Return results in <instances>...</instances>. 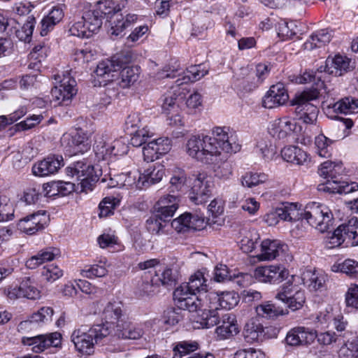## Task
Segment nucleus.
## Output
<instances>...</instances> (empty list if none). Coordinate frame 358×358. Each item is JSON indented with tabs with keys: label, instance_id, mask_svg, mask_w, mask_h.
Returning <instances> with one entry per match:
<instances>
[{
	"label": "nucleus",
	"instance_id": "nucleus-1",
	"mask_svg": "<svg viewBox=\"0 0 358 358\" xmlns=\"http://www.w3.org/2000/svg\"><path fill=\"white\" fill-rule=\"evenodd\" d=\"M236 136L229 127H217L213 129V136L204 134L191 136L185 145L187 154L197 161L215 163L222 151L236 153L241 149Z\"/></svg>",
	"mask_w": 358,
	"mask_h": 358
},
{
	"label": "nucleus",
	"instance_id": "nucleus-2",
	"mask_svg": "<svg viewBox=\"0 0 358 358\" xmlns=\"http://www.w3.org/2000/svg\"><path fill=\"white\" fill-rule=\"evenodd\" d=\"M206 298L209 301L208 311H203L199 316L198 322L202 328L209 329L219 323L220 314L219 307L230 310L235 307L239 301L238 294L234 291H226L220 293L210 292Z\"/></svg>",
	"mask_w": 358,
	"mask_h": 358
},
{
	"label": "nucleus",
	"instance_id": "nucleus-3",
	"mask_svg": "<svg viewBox=\"0 0 358 358\" xmlns=\"http://www.w3.org/2000/svg\"><path fill=\"white\" fill-rule=\"evenodd\" d=\"M110 332L105 324H94L87 331L75 329L71 336V340L78 352L82 355H91L94 352V345L98 344Z\"/></svg>",
	"mask_w": 358,
	"mask_h": 358
},
{
	"label": "nucleus",
	"instance_id": "nucleus-4",
	"mask_svg": "<svg viewBox=\"0 0 358 358\" xmlns=\"http://www.w3.org/2000/svg\"><path fill=\"white\" fill-rule=\"evenodd\" d=\"M320 94L317 88H309L295 94L291 100V104L296 106L295 112L299 120L310 124L316 122L319 109L311 102L317 101Z\"/></svg>",
	"mask_w": 358,
	"mask_h": 358
},
{
	"label": "nucleus",
	"instance_id": "nucleus-5",
	"mask_svg": "<svg viewBox=\"0 0 358 358\" xmlns=\"http://www.w3.org/2000/svg\"><path fill=\"white\" fill-rule=\"evenodd\" d=\"M301 214V220H306L310 225L322 233L328 231L333 225L331 211L327 206L320 203H308Z\"/></svg>",
	"mask_w": 358,
	"mask_h": 358
},
{
	"label": "nucleus",
	"instance_id": "nucleus-6",
	"mask_svg": "<svg viewBox=\"0 0 358 358\" xmlns=\"http://www.w3.org/2000/svg\"><path fill=\"white\" fill-rule=\"evenodd\" d=\"M66 173L77 178L83 192L92 190L102 173L98 166H94L83 161H78L73 166L67 167Z\"/></svg>",
	"mask_w": 358,
	"mask_h": 358
},
{
	"label": "nucleus",
	"instance_id": "nucleus-7",
	"mask_svg": "<svg viewBox=\"0 0 358 358\" xmlns=\"http://www.w3.org/2000/svg\"><path fill=\"white\" fill-rule=\"evenodd\" d=\"M182 264V262L176 261L167 265L162 270H159L160 274L156 273L155 277L151 279V285L148 282L144 284L143 290L146 293L150 294L154 292L155 289H149V287L152 288L159 285H175L180 277V269Z\"/></svg>",
	"mask_w": 358,
	"mask_h": 358
},
{
	"label": "nucleus",
	"instance_id": "nucleus-8",
	"mask_svg": "<svg viewBox=\"0 0 358 358\" xmlns=\"http://www.w3.org/2000/svg\"><path fill=\"white\" fill-rule=\"evenodd\" d=\"M180 292V294L178 295L177 288L175 289L173 292L175 301H177L180 308L187 309L189 312H196L195 322L199 324L197 321L199 315L208 310L209 301L208 298H204L201 294L197 295V294L189 291L183 290Z\"/></svg>",
	"mask_w": 358,
	"mask_h": 358
},
{
	"label": "nucleus",
	"instance_id": "nucleus-9",
	"mask_svg": "<svg viewBox=\"0 0 358 358\" xmlns=\"http://www.w3.org/2000/svg\"><path fill=\"white\" fill-rule=\"evenodd\" d=\"M62 145L70 156L83 154L91 148L90 135L82 129L64 134L61 139Z\"/></svg>",
	"mask_w": 358,
	"mask_h": 358
},
{
	"label": "nucleus",
	"instance_id": "nucleus-10",
	"mask_svg": "<svg viewBox=\"0 0 358 358\" xmlns=\"http://www.w3.org/2000/svg\"><path fill=\"white\" fill-rule=\"evenodd\" d=\"M108 140L107 134L96 137L94 150L99 159L104 160L108 156H122L127 153L129 148L123 140H115L110 145H108Z\"/></svg>",
	"mask_w": 358,
	"mask_h": 358
},
{
	"label": "nucleus",
	"instance_id": "nucleus-11",
	"mask_svg": "<svg viewBox=\"0 0 358 358\" xmlns=\"http://www.w3.org/2000/svg\"><path fill=\"white\" fill-rule=\"evenodd\" d=\"M55 85L51 90V94L60 103L67 104L71 98L76 94L75 86L76 82L69 73L66 72L62 75H55Z\"/></svg>",
	"mask_w": 358,
	"mask_h": 358
},
{
	"label": "nucleus",
	"instance_id": "nucleus-12",
	"mask_svg": "<svg viewBox=\"0 0 358 358\" xmlns=\"http://www.w3.org/2000/svg\"><path fill=\"white\" fill-rule=\"evenodd\" d=\"M275 297L292 310L300 309L306 301L304 291L299 289L298 286L293 285L290 280L282 285Z\"/></svg>",
	"mask_w": 358,
	"mask_h": 358
},
{
	"label": "nucleus",
	"instance_id": "nucleus-13",
	"mask_svg": "<svg viewBox=\"0 0 358 358\" xmlns=\"http://www.w3.org/2000/svg\"><path fill=\"white\" fill-rule=\"evenodd\" d=\"M186 75L182 76L180 72H178V69H173L171 70V68L166 69L162 70V72H159L157 75L158 78H176L178 76L179 78L175 81V84L177 87L182 85L183 84L188 83L189 82H194L201 79L205 75L208 73V70L202 68L201 64L191 66L187 69Z\"/></svg>",
	"mask_w": 358,
	"mask_h": 358
},
{
	"label": "nucleus",
	"instance_id": "nucleus-14",
	"mask_svg": "<svg viewBox=\"0 0 358 358\" xmlns=\"http://www.w3.org/2000/svg\"><path fill=\"white\" fill-rule=\"evenodd\" d=\"M317 337V331L306 327L298 326L292 328L285 339V343L289 346H308L312 344Z\"/></svg>",
	"mask_w": 358,
	"mask_h": 358
},
{
	"label": "nucleus",
	"instance_id": "nucleus-15",
	"mask_svg": "<svg viewBox=\"0 0 358 358\" xmlns=\"http://www.w3.org/2000/svg\"><path fill=\"white\" fill-rule=\"evenodd\" d=\"M22 343L24 345L31 347V350L33 352L40 353L50 346L58 347L61 344V334L54 332L48 335L23 337Z\"/></svg>",
	"mask_w": 358,
	"mask_h": 358
},
{
	"label": "nucleus",
	"instance_id": "nucleus-16",
	"mask_svg": "<svg viewBox=\"0 0 358 358\" xmlns=\"http://www.w3.org/2000/svg\"><path fill=\"white\" fill-rule=\"evenodd\" d=\"M354 68L351 59L345 56L337 55L334 57H328L324 66L317 69L320 73L327 72L335 76H341L344 73L352 70Z\"/></svg>",
	"mask_w": 358,
	"mask_h": 358
},
{
	"label": "nucleus",
	"instance_id": "nucleus-17",
	"mask_svg": "<svg viewBox=\"0 0 358 358\" xmlns=\"http://www.w3.org/2000/svg\"><path fill=\"white\" fill-rule=\"evenodd\" d=\"M255 277L259 282L278 283L289 277V271L280 266H259L255 270Z\"/></svg>",
	"mask_w": 358,
	"mask_h": 358
},
{
	"label": "nucleus",
	"instance_id": "nucleus-18",
	"mask_svg": "<svg viewBox=\"0 0 358 358\" xmlns=\"http://www.w3.org/2000/svg\"><path fill=\"white\" fill-rule=\"evenodd\" d=\"M171 148V141L167 137L154 139L146 143L143 148V155L145 161L153 162L169 152Z\"/></svg>",
	"mask_w": 358,
	"mask_h": 358
},
{
	"label": "nucleus",
	"instance_id": "nucleus-19",
	"mask_svg": "<svg viewBox=\"0 0 358 358\" xmlns=\"http://www.w3.org/2000/svg\"><path fill=\"white\" fill-rule=\"evenodd\" d=\"M205 220L202 216L185 213L171 222V227L178 233L189 230H201L204 227Z\"/></svg>",
	"mask_w": 358,
	"mask_h": 358
},
{
	"label": "nucleus",
	"instance_id": "nucleus-20",
	"mask_svg": "<svg viewBox=\"0 0 358 358\" xmlns=\"http://www.w3.org/2000/svg\"><path fill=\"white\" fill-rule=\"evenodd\" d=\"M212 182L205 174L199 173L194 180L192 187V196L190 199L196 204L205 203L211 193Z\"/></svg>",
	"mask_w": 358,
	"mask_h": 358
},
{
	"label": "nucleus",
	"instance_id": "nucleus-21",
	"mask_svg": "<svg viewBox=\"0 0 358 358\" xmlns=\"http://www.w3.org/2000/svg\"><path fill=\"white\" fill-rule=\"evenodd\" d=\"M300 129L301 127L296 124L294 120L283 117L274 120L268 128V132L274 138L284 139Z\"/></svg>",
	"mask_w": 358,
	"mask_h": 358
},
{
	"label": "nucleus",
	"instance_id": "nucleus-22",
	"mask_svg": "<svg viewBox=\"0 0 358 358\" xmlns=\"http://www.w3.org/2000/svg\"><path fill=\"white\" fill-rule=\"evenodd\" d=\"M287 250V245L278 240L265 239L261 243V252L257 255L260 261H270L282 256Z\"/></svg>",
	"mask_w": 358,
	"mask_h": 358
},
{
	"label": "nucleus",
	"instance_id": "nucleus-23",
	"mask_svg": "<svg viewBox=\"0 0 358 358\" xmlns=\"http://www.w3.org/2000/svg\"><path fill=\"white\" fill-rule=\"evenodd\" d=\"M289 99V95L284 85L278 83L272 85L263 98L262 105L267 108H273L285 104Z\"/></svg>",
	"mask_w": 358,
	"mask_h": 358
},
{
	"label": "nucleus",
	"instance_id": "nucleus-24",
	"mask_svg": "<svg viewBox=\"0 0 358 358\" xmlns=\"http://www.w3.org/2000/svg\"><path fill=\"white\" fill-rule=\"evenodd\" d=\"M207 280L204 276V273L198 271L193 275H192L189 279V282L187 283H182L180 287L177 288V294H180V292L189 291L194 292L197 294H200L201 296L206 298L208 292V285L206 284Z\"/></svg>",
	"mask_w": 358,
	"mask_h": 358
},
{
	"label": "nucleus",
	"instance_id": "nucleus-25",
	"mask_svg": "<svg viewBox=\"0 0 358 358\" xmlns=\"http://www.w3.org/2000/svg\"><path fill=\"white\" fill-rule=\"evenodd\" d=\"M122 306V302L115 300L108 301L104 306L101 312V318L106 322L104 324L109 329L108 324L113 325L115 329L117 323H121L123 321Z\"/></svg>",
	"mask_w": 358,
	"mask_h": 358
},
{
	"label": "nucleus",
	"instance_id": "nucleus-26",
	"mask_svg": "<svg viewBox=\"0 0 358 358\" xmlns=\"http://www.w3.org/2000/svg\"><path fill=\"white\" fill-rule=\"evenodd\" d=\"M62 157H48L43 160L35 164L32 167V172L37 176H48L57 173L62 166Z\"/></svg>",
	"mask_w": 358,
	"mask_h": 358
},
{
	"label": "nucleus",
	"instance_id": "nucleus-27",
	"mask_svg": "<svg viewBox=\"0 0 358 358\" xmlns=\"http://www.w3.org/2000/svg\"><path fill=\"white\" fill-rule=\"evenodd\" d=\"M317 189L321 192L332 194H350L358 190V183L355 182H348L340 180L326 181L320 184Z\"/></svg>",
	"mask_w": 358,
	"mask_h": 358
},
{
	"label": "nucleus",
	"instance_id": "nucleus-28",
	"mask_svg": "<svg viewBox=\"0 0 358 358\" xmlns=\"http://www.w3.org/2000/svg\"><path fill=\"white\" fill-rule=\"evenodd\" d=\"M137 20V15L135 14H128L125 17L117 12H114L109 21L110 27L108 33L111 36H121L124 30L131 26Z\"/></svg>",
	"mask_w": 358,
	"mask_h": 358
},
{
	"label": "nucleus",
	"instance_id": "nucleus-29",
	"mask_svg": "<svg viewBox=\"0 0 358 358\" xmlns=\"http://www.w3.org/2000/svg\"><path fill=\"white\" fill-rule=\"evenodd\" d=\"M165 174V169L162 164L150 165L138 178V186L147 188L162 180Z\"/></svg>",
	"mask_w": 358,
	"mask_h": 358
},
{
	"label": "nucleus",
	"instance_id": "nucleus-30",
	"mask_svg": "<svg viewBox=\"0 0 358 358\" xmlns=\"http://www.w3.org/2000/svg\"><path fill=\"white\" fill-rule=\"evenodd\" d=\"M115 335L119 338L136 340L144 334L142 324H133L130 322L122 321L117 323L114 329Z\"/></svg>",
	"mask_w": 358,
	"mask_h": 358
},
{
	"label": "nucleus",
	"instance_id": "nucleus-31",
	"mask_svg": "<svg viewBox=\"0 0 358 358\" xmlns=\"http://www.w3.org/2000/svg\"><path fill=\"white\" fill-rule=\"evenodd\" d=\"M120 66L118 62L114 60L106 59L100 62L95 70L97 77L101 80L100 82L108 83L112 82L117 76V71L120 70Z\"/></svg>",
	"mask_w": 358,
	"mask_h": 358
},
{
	"label": "nucleus",
	"instance_id": "nucleus-32",
	"mask_svg": "<svg viewBox=\"0 0 358 358\" xmlns=\"http://www.w3.org/2000/svg\"><path fill=\"white\" fill-rule=\"evenodd\" d=\"M60 256V250L57 248L48 247L39 250L26 262V266L34 269L43 264L50 262Z\"/></svg>",
	"mask_w": 358,
	"mask_h": 358
},
{
	"label": "nucleus",
	"instance_id": "nucleus-33",
	"mask_svg": "<svg viewBox=\"0 0 358 358\" xmlns=\"http://www.w3.org/2000/svg\"><path fill=\"white\" fill-rule=\"evenodd\" d=\"M64 5L54 6L48 15L41 21L40 34L42 36H46L54 27L64 17Z\"/></svg>",
	"mask_w": 358,
	"mask_h": 358
},
{
	"label": "nucleus",
	"instance_id": "nucleus-34",
	"mask_svg": "<svg viewBox=\"0 0 358 358\" xmlns=\"http://www.w3.org/2000/svg\"><path fill=\"white\" fill-rule=\"evenodd\" d=\"M178 199L176 196L166 195L162 197L155 205V212L164 219L172 217L178 208Z\"/></svg>",
	"mask_w": 358,
	"mask_h": 358
},
{
	"label": "nucleus",
	"instance_id": "nucleus-35",
	"mask_svg": "<svg viewBox=\"0 0 358 358\" xmlns=\"http://www.w3.org/2000/svg\"><path fill=\"white\" fill-rule=\"evenodd\" d=\"M220 321L219 320V324ZM238 333L234 316L230 313L222 315L221 324L216 328V334L221 339L229 338Z\"/></svg>",
	"mask_w": 358,
	"mask_h": 358
},
{
	"label": "nucleus",
	"instance_id": "nucleus-36",
	"mask_svg": "<svg viewBox=\"0 0 358 358\" xmlns=\"http://www.w3.org/2000/svg\"><path fill=\"white\" fill-rule=\"evenodd\" d=\"M331 31L329 29H322L310 35L303 45V49L312 50L317 48H321L329 43L331 39Z\"/></svg>",
	"mask_w": 358,
	"mask_h": 358
},
{
	"label": "nucleus",
	"instance_id": "nucleus-37",
	"mask_svg": "<svg viewBox=\"0 0 358 358\" xmlns=\"http://www.w3.org/2000/svg\"><path fill=\"white\" fill-rule=\"evenodd\" d=\"M243 336L249 343L259 341L264 337V327L256 318H252L245 324Z\"/></svg>",
	"mask_w": 358,
	"mask_h": 358
},
{
	"label": "nucleus",
	"instance_id": "nucleus-38",
	"mask_svg": "<svg viewBox=\"0 0 358 358\" xmlns=\"http://www.w3.org/2000/svg\"><path fill=\"white\" fill-rule=\"evenodd\" d=\"M344 169L342 162H333L327 161L321 164L318 173L328 180H338L337 176L342 174Z\"/></svg>",
	"mask_w": 358,
	"mask_h": 358
},
{
	"label": "nucleus",
	"instance_id": "nucleus-39",
	"mask_svg": "<svg viewBox=\"0 0 358 358\" xmlns=\"http://www.w3.org/2000/svg\"><path fill=\"white\" fill-rule=\"evenodd\" d=\"M275 213L280 220L294 222L301 220V212L297 208L296 203H285L275 208Z\"/></svg>",
	"mask_w": 358,
	"mask_h": 358
},
{
	"label": "nucleus",
	"instance_id": "nucleus-40",
	"mask_svg": "<svg viewBox=\"0 0 358 358\" xmlns=\"http://www.w3.org/2000/svg\"><path fill=\"white\" fill-rule=\"evenodd\" d=\"M281 156L284 160L296 164H303L308 159L307 153L297 146L285 147Z\"/></svg>",
	"mask_w": 358,
	"mask_h": 358
},
{
	"label": "nucleus",
	"instance_id": "nucleus-41",
	"mask_svg": "<svg viewBox=\"0 0 358 358\" xmlns=\"http://www.w3.org/2000/svg\"><path fill=\"white\" fill-rule=\"evenodd\" d=\"M139 69L137 66H127L122 69L117 84L122 88L132 85L138 79Z\"/></svg>",
	"mask_w": 358,
	"mask_h": 358
},
{
	"label": "nucleus",
	"instance_id": "nucleus-42",
	"mask_svg": "<svg viewBox=\"0 0 358 358\" xmlns=\"http://www.w3.org/2000/svg\"><path fill=\"white\" fill-rule=\"evenodd\" d=\"M329 109H332L336 113H353L358 108V99L345 97L338 101L329 104Z\"/></svg>",
	"mask_w": 358,
	"mask_h": 358
},
{
	"label": "nucleus",
	"instance_id": "nucleus-43",
	"mask_svg": "<svg viewBox=\"0 0 358 358\" xmlns=\"http://www.w3.org/2000/svg\"><path fill=\"white\" fill-rule=\"evenodd\" d=\"M256 312L260 317L265 318H273L278 315L287 314V310L277 307L270 302H265L257 306Z\"/></svg>",
	"mask_w": 358,
	"mask_h": 358
},
{
	"label": "nucleus",
	"instance_id": "nucleus-44",
	"mask_svg": "<svg viewBox=\"0 0 358 358\" xmlns=\"http://www.w3.org/2000/svg\"><path fill=\"white\" fill-rule=\"evenodd\" d=\"M82 17L87 25L91 35L97 32L101 27L103 19L94 8L85 12Z\"/></svg>",
	"mask_w": 358,
	"mask_h": 358
},
{
	"label": "nucleus",
	"instance_id": "nucleus-45",
	"mask_svg": "<svg viewBox=\"0 0 358 358\" xmlns=\"http://www.w3.org/2000/svg\"><path fill=\"white\" fill-rule=\"evenodd\" d=\"M164 217L159 216L158 214L155 216L149 217L145 222L147 230L153 235H163L166 234V227L167 226Z\"/></svg>",
	"mask_w": 358,
	"mask_h": 358
},
{
	"label": "nucleus",
	"instance_id": "nucleus-46",
	"mask_svg": "<svg viewBox=\"0 0 358 358\" xmlns=\"http://www.w3.org/2000/svg\"><path fill=\"white\" fill-rule=\"evenodd\" d=\"M331 270L341 271L351 278H358V262L354 259H348L341 264H334Z\"/></svg>",
	"mask_w": 358,
	"mask_h": 358
},
{
	"label": "nucleus",
	"instance_id": "nucleus-47",
	"mask_svg": "<svg viewBox=\"0 0 358 358\" xmlns=\"http://www.w3.org/2000/svg\"><path fill=\"white\" fill-rule=\"evenodd\" d=\"M162 101V110L166 115L179 111L178 97L175 91H170L166 93Z\"/></svg>",
	"mask_w": 358,
	"mask_h": 358
},
{
	"label": "nucleus",
	"instance_id": "nucleus-48",
	"mask_svg": "<svg viewBox=\"0 0 358 358\" xmlns=\"http://www.w3.org/2000/svg\"><path fill=\"white\" fill-rule=\"evenodd\" d=\"M267 180V176L263 173L246 172L241 178V182L243 187L252 188L264 183Z\"/></svg>",
	"mask_w": 358,
	"mask_h": 358
},
{
	"label": "nucleus",
	"instance_id": "nucleus-49",
	"mask_svg": "<svg viewBox=\"0 0 358 358\" xmlns=\"http://www.w3.org/2000/svg\"><path fill=\"white\" fill-rule=\"evenodd\" d=\"M344 227L341 224L332 233H329L327 236V247L333 248L340 246L345 241L348 240Z\"/></svg>",
	"mask_w": 358,
	"mask_h": 358
},
{
	"label": "nucleus",
	"instance_id": "nucleus-50",
	"mask_svg": "<svg viewBox=\"0 0 358 358\" xmlns=\"http://www.w3.org/2000/svg\"><path fill=\"white\" fill-rule=\"evenodd\" d=\"M34 24L35 19L33 17H28L27 22L22 27H14L16 37L22 41L29 42Z\"/></svg>",
	"mask_w": 358,
	"mask_h": 358
},
{
	"label": "nucleus",
	"instance_id": "nucleus-51",
	"mask_svg": "<svg viewBox=\"0 0 358 358\" xmlns=\"http://www.w3.org/2000/svg\"><path fill=\"white\" fill-rule=\"evenodd\" d=\"M333 141L326 137L324 134H319L315 138V145L317 153L322 157L327 158L331 154V143Z\"/></svg>",
	"mask_w": 358,
	"mask_h": 358
},
{
	"label": "nucleus",
	"instance_id": "nucleus-52",
	"mask_svg": "<svg viewBox=\"0 0 358 358\" xmlns=\"http://www.w3.org/2000/svg\"><path fill=\"white\" fill-rule=\"evenodd\" d=\"M69 26V32L71 36L78 38H90L92 36L82 17L77 21L71 22Z\"/></svg>",
	"mask_w": 358,
	"mask_h": 358
},
{
	"label": "nucleus",
	"instance_id": "nucleus-53",
	"mask_svg": "<svg viewBox=\"0 0 358 358\" xmlns=\"http://www.w3.org/2000/svg\"><path fill=\"white\" fill-rule=\"evenodd\" d=\"M348 241L352 245H358V218L353 217L348 222L342 224Z\"/></svg>",
	"mask_w": 358,
	"mask_h": 358
},
{
	"label": "nucleus",
	"instance_id": "nucleus-54",
	"mask_svg": "<svg viewBox=\"0 0 358 358\" xmlns=\"http://www.w3.org/2000/svg\"><path fill=\"white\" fill-rule=\"evenodd\" d=\"M259 239V234L255 231H249L241 240V249L245 253L251 252L255 248L257 241Z\"/></svg>",
	"mask_w": 358,
	"mask_h": 358
},
{
	"label": "nucleus",
	"instance_id": "nucleus-55",
	"mask_svg": "<svg viewBox=\"0 0 358 358\" xmlns=\"http://www.w3.org/2000/svg\"><path fill=\"white\" fill-rule=\"evenodd\" d=\"M129 134L131 136L130 143L134 147H140L147 143L148 139L152 136V134L145 128L131 131Z\"/></svg>",
	"mask_w": 358,
	"mask_h": 358
},
{
	"label": "nucleus",
	"instance_id": "nucleus-56",
	"mask_svg": "<svg viewBox=\"0 0 358 358\" xmlns=\"http://www.w3.org/2000/svg\"><path fill=\"white\" fill-rule=\"evenodd\" d=\"M23 297L35 300L40 297V291L35 287L34 282L29 278H24L20 283Z\"/></svg>",
	"mask_w": 358,
	"mask_h": 358
},
{
	"label": "nucleus",
	"instance_id": "nucleus-57",
	"mask_svg": "<svg viewBox=\"0 0 358 358\" xmlns=\"http://www.w3.org/2000/svg\"><path fill=\"white\" fill-rule=\"evenodd\" d=\"M187 181V176L184 170L176 169L173 171V176L170 179V187L171 191H179L185 186Z\"/></svg>",
	"mask_w": 358,
	"mask_h": 358
},
{
	"label": "nucleus",
	"instance_id": "nucleus-58",
	"mask_svg": "<svg viewBox=\"0 0 358 358\" xmlns=\"http://www.w3.org/2000/svg\"><path fill=\"white\" fill-rule=\"evenodd\" d=\"M199 348V343L196 341H184L178 342L173 348L175 355L180 357L187 354L196 351Z\"/></svg>",
	"mask_w": 358,
	"mask_h": 358
},
{
	"label": "nucleus",
	"instance_id": "nucleus-59",
	"mask_svg": "<svg viewBox=\"0 0 358 358\" xmlns=\"http://www.w3.org/2000/svg\"><path fill=\"white\" fill-rule=\"evenodd\" d=\"M41 275L45 281L52 283L63 275V271L57 265L50 264L43 267Z\"/></svg>",
	"mask_w": 358,
	"mask_h": 358
},
{
	"label": "nucleus",
	"instance_id": "nucleus-60",
	"mask_svg": "<svg viewBox=\"0 0 358 358\" xmlns=\"http://www.w3.org/2000/svg\"><path fill=\"white\" fill-rule=\"evenodd\" d=\"M339 356L341 358H358V337L341 348Z\"/></svg>",
	"mask_w": 358,
	"mask_h": 358
},
{
	"label": "nucleus",
	"instance_id": "nucleus-61",
	"mask_svg": "<svg viewBox=\"0 0 358 358\" xmlns=\"http://www.w3.org/2000/svg\"><path fill=\"white\" fill-rule=\"evenodd\" d=\"M14 210L8 199L5 196H0V222L10 220L14 216Z\"/></svg>",
	"mask_w": 358,
	"mask_h": 358
},
{
	"label": "nucleus",
	"instance_id": "nucleus-62",
	"mask_svg": "<svg viewBox=\"0 0 358 358\" xmlns=\"http://www.w3.org/2000/svg\"><path fill=\"white\" fill-rule=\"evenodd\" d=\"M107 273L108 270L106 269V266L104 265L99 264H94L90 266H86L85 268L82 271L83 275L88 278H101L105 276Z\"/></svg>",
	"mask_w": 358,
	"mask_h": 358
},
{
	"label": "nucleus",
	"instance_id": "nucleus-63",
	"mask_svg": "<svg viewBox=\"0 0 358 358\" xmlns=\"http://www.w3.org/2000/svg\"><path fill=\"white\" fill-rule=\"evenodd\" d=\"M257 148L266 161L272 160L276 154V148L267 141L262 140L257 143Z\"/></svg>",
	"mask_w": 358,
	"mask_h": 358
},
{
	"label": "nucleus",
	"instance_id": "nucleus-64",
	"mask_svg": "<svg viewBox=\"0 0 358 358\" xmlns=\"http://www.w3.org/2000/svg\"><path fill=\"white\" fill-rule=\"evenodd\" d=\"M264 353L255 348L241 349L236 352L234 358H264Z\"/></svg>",
	"mask_w": 358,
	"mask_h": 358
}]
</instances>
